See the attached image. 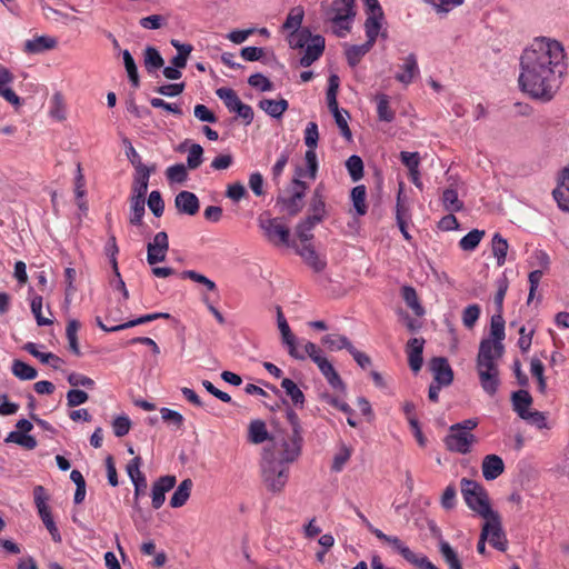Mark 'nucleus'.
<instances>
[{"label": "nucleus", "mask_w": 569, "mask_h": 569, "mask_svg": "<svg viewBox=\"0 0 569 569\" xmlns=\"http://www.w3.org/2000/svg\"><path fill=\"white\" fill-rule=\"evenodd\" d=\"M520 64V89L533 99L550 101L567 69L562 44L550 38H536L523 50Z\"/></svg>", "instance_id": "1"}, {"label": "nucleus", "mask_w": 569, "mask_h": 569, "mask_svg": "<svg viewBox=\"0 0 569 569\" xmlns=\"http://www.w3.org/2000/svg\"><path fill=\"white\" fill-rule=\"evenodd\" d=\"M505 320L495 315L490 322V338L483 339L477 357V372L483 391L493 396L500 386L498 361L503 356Z\"/></svg>", "instance_id": "2"}, {"label": "nucleus", "mask_w": 569, "mask_h": 569, "mask_svg": "<svg viewBox=\"0 0 569 569\" xmlns=\"http://www.w3.org/2000/svg\"><path fill=\"white\" fill-rule=\"evenodd\" d=\"M321 11L327 22L332 24L333 33L345 38L350 31L356 11L355 0H333L331 3L322 2Z\"/></svg>", "instance_id": "3"}, {"label": "nucleus", "mask_w": 569, "mask_h": 569, "mask_svg": "<svg viewBox=\"0 0 569 569\" xmlns=\"http://www.w3.org/2000/svg\"><path fill=\"white\" fill-rule=\"evenodd\" d=\"M260 468L267 489L273 493L281 492L289 479L288 465L279 461L274 452L263 451Z\"/></svg>", "instance_id": "4"}, {"label": "nucleus", "mask_w": 569, "mask_h": 569, "mask_svg": "<svg viewBox=\"0 0 569 569\" xmlns=\"http://www.w3.org/2000/svg\"><path fill=\"white\" fill-rule=\"evenodd\" d=\"M302 347V353L306 355V359L310 358L311 361L317 365L319 371L322 373L329 386L337 391L345 392V382L340 378L333 365L327 359L322 349L311 341H303Z\"/></svg>", "instance_id": "5"}, {"label": "nucleus", "mask_w": 569, "mask_h": 569, "mask_svg": "<svg viewBox=\"0 0 569 569\" xmlns=\"http://www.w3.org/2000/svg\"><path fill=\"white\" fill-rule=\"evenodd\" d=\"M302 436L300 427L295 422V431L288 433L280 439H274L271 449L264 451L274 452L279 461L290 465L295 462L301 455Z\"/></svg>", "instance_id": "6"}, {"label": "nucleus", "mask_w": 569, "mask_h": 569, "mask_svg": "<svg viewBox=\"0 0 569 569\" xmlns=\"http://www.w3.org/2000/svg\"><path fill=\"white\" fill-rule=\"evenodd\" d=\"M461 493L467 506L480 517L486 518L496 512L490 508L487 491L477 481L462 478Z\"/></svg>", "instance_id": "7"}, {"label": "nucleus", "mask_w": 569, "mask_h": 569, "mask_svg": "<svg viewBox=\"0 0 569 569\" xmlns=\"http://www.w3.org/2000/svg\"><path fill=\"white\" fill-rule=\"evenodd\" d=\"M375 536L390 545L399 555H401L409 563L419 569H439L426 556L417 555L407 547L397 536H388L381 530H376Z\"/></svg>", "instance_id": "8"}, {"label": "nucleus", "mask_w": 569, "mask_h": 569, "mask_svg": "<svg viewBox=\"0 0 569 569\" xmlns=\"http://www.w3.org/2000/svg\"><path fill=\"white\" fill-rule=\"evenodd\" d=\"M258 226L264 238L273 246L289 244L290 230L279 219L262 213L258 217Z\"/></svg>", "instance_id": "9"}, {"label": "nucleus", "mask_w": 569, "mask_h": 569, "mask_svg": "<svg viewBox=\"0 0 569 569\" xmlns=\"http://www.w3.org/2000/svg\"><path fill=\"white\" fill-rule=\"evenodd\" d=\"M216 94L223 101L229 112L236 113L246 124L252 122L254 116L252 108L243 103L233 89L222 87L216 90Z\"/></svg>", "instance_id": "10"}, {"label": "nucleus", "mask_w": 569, "mask_h": 569, "mask_svg": "<svg viewBox=\"0 0 569 569\" xmlns=\"http://www.w3.org/2000/svg\"><path fill=\"white\" fill-rule=\"evenodd\" d=\"M443 442L448 451L459 455H468L471 452L472 447L478 442V439L473 433H467L466 431L450 426Z\"/></svg>", "instance_id": "11"}, {"label": "nucleus", "mask_w": 569, "mask_h": 569, "mask_svg": "<svg viewBox=\"0 0 569 569\" xmlns=\"http://www.w3.org/2000/svg\"><path fill=\"white\" fill-rule=\"evenodd\" d=\"M486 520L481 532H487V540L499 551L507 549L506 535L501 527L500 517L497 512L483 518Z\"/></svg>", "instance_id": "12"}, {"label": "nucleus", "mask_w": 569, "mask_h": 569, "mask_svg": "<svg viewBox=\"0 0 569 569\" xmlns=\"http://www.w3.org/2000/svg\"><path fill=\"white\" fill-rule=\"evenodd\" d=\"M293 191L292 194L287 198H279L278 203L281 204V209L290 216L299 213L303 207V197L306 194L307 186L299 179H293Z\"/></svg>", "instance_id": "13"}, {"label": "nucleus", "mask_w": 569, "mask_h": 569, "mask_svg": "<svg viewBox=\"0 0 569 569\" xmlns=\"http://www.w3.org/2000/svg\"><path fill=\"white\" fill-rule=\"evenodd\" d=\"M169 250V239L164 231L154 234L153 240L147 244V262L154 266L166 260Z\"/></svg>", "instance_id": "14"}, {"label": "nucleus", "mask_w": 569, "mask_h": 569, "mask_svg": "<svg viewBox=\"0 0 569 569\" xmlns=\"http://www.w3.org/2000/svg\"><path fill=\"white\" fill-rule=\"evenodd\" d=\"M281 333V340L283 346L287 348L288 353L296 360H305L306 355L302 353L305 339L299 340L292 332L288 322L278 325Z\"/></svg>", "instance_id": "15"}, {"label": "nucleus", "mask_w": 569, "mask_h": 569, "mask_svg": "<svg viewBox=\"0 0 569 569\" xmlns=\"http://www.w3.org/2000/svg\"><path fill=\"white\" fill-rule=\"evenodd\" d=\"M558 207L569 212V163L561 170L557 188L552 192Z\"/></svg>", "instance_id": "16"}, {"label": "nucleus", "mask_w": 569, "mask_h": 569, "mask_svg": "<svg viewBox=\"0 0 569 569\" xmlns=\"http://www.w3.org/2000/svg\"><path fill=\"white\" fill-rule=\"evenodd\" d=\"M174 476H163L160 477L153 485L151 489V498H152V507L154 509H159L164 500L166 493L170 491L176 485Z\"/></svg>", "instance_id": "17"}, {"label": "nucleus", "mask_w": 569, "mask_h": 569, "mask_svg": "<svg viewBox=\"0 0 569 569\" xmlns=\"http://www.w3.org/2000/svg\"><path fill=\"white\" fill-rule=\"evenodd\" d=\"M430 369L433 373L435 382L445 387L451 385L453 380V372L446 358H433L430 363Z\"/></svg>", "instance_id": "18"}, {"label": "nucleus", "mask_w": 569, "mask_h": 569, "mask_svg": "<svg viewBox=\"0 0 569 569\" xmlns=\"http://www.w3.org/2000/svg\"><path fill=\"white\" fill-rule=\"evenodd\" d=\"M325 38L320 34H315L312 40L303 48V56L300 59L302 67L311 66L318 60L325 50Z\"/></svg>", "instance_id": "19"}, {"label": "nucleus", "mask_w": 569, "mask_h": 569, "mask_svg": "<svg viewBox=\"0 0 569 569\" xmlns=\"http://www.w3.org/2000/svg\"><path fill=\"white\" fill-rule=\"evenodd\" d=\"M325 187L319 183L312 193L309 203V217L316 221H322L326 217Z\"/></svg>", "instance_id": "20"}, {"label": "nucleus", "mask_w": 569, "mask_h": 569, "mask_svg": "<svg viewBox=\"0 0 569 569\" xmlns=\"http://www.w3.org/2000/svg\"><path fill=\"white\" fill-rule=\"evenodd\" d=\"M174 204L180 213L194 216L199 211V199L190 191H180L174 198Z\"/></svg>", "instance_id": "21"}, {"label": "nucleus", "mask_w": 569, "mask_h": 569, "mask_svg": "<svg viewBox=\"0 0 569 569\" xmlns=\"http://www.w3.org/2000/svg\"><path fill=\"white\" fill-rule=\"evenodd\" d=\"M425 340L422 338H412L407 345V356L409 367L413 372H418L422 367V351Z\"/></svg>", "instance_id": "22"}, {"label": "nucleus", "mask_w": 569, "mask_h": 569, "mask_svg": "<svg viewBox=\"0 0 569 569\" xmlns=\"http://www.w3.org/2000/svg\"><path fill=\"white\" fill-rule=\"evenodd\" d=\"M481 469L486 480H495L503 472L505 463L499 456L488 455L482 460Z\"/></svg>", "instance_id": "23"}, {"label": "nucleus", "mask_w": 569, "mask_h": 569, "mask_svg": "<svg viewBox=\"0 0 569 569\" xmlns=\"http://www.w3.org/2000/svg\"><path fill=\"white\" fill-rule=\"evenodd\" d=\"M298 253L316 272H321L327 266L326 259L321 257L310 243H305Z\"/></svg>", "instance_id": "24"}, {"label": "nucleus", "mask_w": 569, "mask_h": 569, "mask_svg": "<svg viewBox=\"0 0 569 569\" xmlns=\"http://www.w3.org/2000/svg\"><path fill=\"white\" fill-rule=\"evenodd\" d=\"M13 81V74L7 69L1 67L0 68V96L7 100L12 106H20L21 99L16 94V92L7 87L8 84L12 83Z\"/></svg>", "instance_id": "25"}, {"label": "nucleus", "mask_w": 569, "mask_h": 569, "mask_svg": "<svg viewBox=\"0 0 569 569\" xmlns=\"http://www.w3.org/2000/svg\"><path fill=\"white\" fill-rule=\"evenodd\" d=\"M383 19H385L383 16L378 17V14L367 16V19L365 21V31H366L367 42H370L372 46L375 44L379 34H381L382 38L387 37L386 31L381 32Z\"/></svg>", "instance_id": "26"}, {"label": "nucleus", "mask_w": 569, "mask_h": 569, "mask_svg": "<svg viewBox=\"0 0 569 569\" xmlns=\"http://www.w3.org/2000/svg\"><path fill=\"white\" fill-rule=\"evenodd\" d=\"M402 72L396 74V79L403 83L409 84L419 74V67L417 58L413 53H410L403 61L401 67Z\"/></svg>", "instance_id": "27"}, {"label": "nucleus", "mask_w": 569, "mask_h": 569, "mask_svg": "<svg viewBox=\"0 0 569 569\" xmlns=\"http://www.w3.org/2000/svg\"><path fill=\"white\" fill-rule=\"evenodd\" d=\"M57 40L51 37L40 36L24 42V51L31 54H38L43 51L53 49Z\"/></svg>", "instance_id": "28"}, {"label": "nucleus", "mask_w": 569, "mask_h": 569, "mask_svg": "<svg viewBox=\"0 0 569 569\" xmlns=\"http://www.w3.org/2000/svg\"><path fill=\"white\" fill-rule=\"evenodd\" d=\"M512 407L517 415L523 419L529 413L532 403V397L527 390H518L511 396Z\"/></svg>", "instance_id": "29"}, {"label": "nucleus", "mask_w": 569, "mask_h": 569, "mask_svg": "<svg viewBox=\"0 0 569 569\" xmlns=\"http://www.w3.org/2000/svg\"><path fill=\"white\" fill-rule=\"evenodd\" d=\"M289 103L286 99H262L259 101V108L272 118H281L287 111Z\"/></svg>", "instance_id": "30"}, {"label": "nucleus", "mask_w": 569, "mask_h": 569, "mask_svg": "<svg viewBox=\"0 0 569 569\" xmlns=\"http://www.w3.org/2000/svg\"><path fill=\"white\" fill-rule=\"evenodd\" d=\"M269 439V431L262 420H252L248 427V441L260 445Z\"/></svg>", "instance_id": "31"}, {"label": "nucleus", "mask_w": 569, "mask_h": 569, "mask_svg": "<svg viewBox=\"0 0 569 569\" xmlns=\"http://www.w3.org/2000/svg\"><path fill=\"white\" fill-rule=\"evenodd\" d=\"M321 343L329 350V351H339L342 349L350 351L352 348L351 341L343 335L339 333H329L321 338Z\"/></svg>", "instance_id": "32"}, {"label": "nucleus", "mask_w": 569, "mask_h": 569, "mask_svg": "<svg viewBox=\"0 0 569 569\" xmlns=\"http://www.w3.org/2000/svg\"><path fill=\"white\" fill-rule=\"evenodd\" d=\"M192 485L191 479H184L180 482L170 498V506L172 508H180L188 501Z\"/></svg>", "instance_id": "33"}, {"label": "nucleus", "mask_w": 569, "mask_h": 569, "mask_svg": "<svg viewBox=\"0 0 569 569\" xmlns=\"http://www.w3.org/2000/svg\"><path fill=\"white\" fill-rule=\"evenodd\" d=\"M143 64L148 73H153L163 67L164 60L156 48L149 46L143 52Z\"/></svg>", "instance_id": "34"}, {"label": "nucleus", "mask_w": 569, "mask_h": 569, "mask_svg": "<svg viewBox=\"0 0 569 569\" xmlns=\"http://www.w3.org/2000/svg\"><path fill=\"white\" fill-rule=\"evenodd\" d=\"M372 47L373 46L367 41L362 44L348 46L346 49V58L349 66L356 67Z\"/></svg>", "instance_id": "35"}, {"label": "nucleus", "mask_w": 569, "mask_h": 569, "mask_svg": "<svg viewBox=\"0 0 569 569\" xmlns=\"http://www.w3.org/2000/svg\"><path fill=\"white\" fill-rule=\"evenodd\" d=\"M149 177H150V169L137 171V176L134 177L133 184H132L131 197L146 199V194L148 191Z\"/></svg>", "instance_id": "36"}, {"label": "nucleus", "mask_w": 569, "mask_h": 569, "mask_svg": "<svg viewBox=\"0 0 569 569\" xmlns=\"http://www.w3.org/2000/svg\"><path fill=\"white\" fill-rule=\"evenodd\" d=\"M281 387L296 407H303L305 395L293 380L289 378L282 379Z\"/></svg>", "instance_id": "37"}, {"label": "nucleus", "mask_w": 569, "mask_h": 569, "mask_svg": "<svg viewBox=\"0 0 569 569\" xmlns=\"http://www.w3.org/2000/svg\"><path fill=\"white\" fill-rule=\"evenodd\" d=\"M376 102L378 119L385 122L393 121L396 113L390 108V98L385 93H380L376 96Z\"/></svg>", "instance_id": "38"}, {"label": "nucleus", "mask_w": 569, "mask_h": 569, "mask_svg": "<svg viewBox=\"0 0 569 569\" xmlns=\"http://www.w3.org/2000/svg\"><path fill=\"white\" fill-rule=\"evenodd\" d=\"M313 38L311 32L303 28L300 30L291 31L288 34V43L292 49H303Z\"/></svg>", "instance_id": "39"}, {"label": "nucleus", "mask_w": 569, "mask_h": 569, "mask_svg": "<svg viewBox=\"0 0 569 569\" xmlns=\"http://www.w3.org/2000/svg\"><path fill=\"white\" fill-rule=\"evenodd\" d=\"M401 296L405 300L406 305L417 315L422 316L425 310L418 299L417 292L415 288L410 286H405L401 289Z\"/></svg>", "instance_id": "40"}, {"label": "nucleus", "mask_w": 569, "mask_h": 569, "mask_svg": "<svg viewBox=\"0 0 569 569\" xmlns=\"http://www.w3.org/2000/svg\"><path fill=\"white\" fill-rule=\"evenodd\" d=\"M442 204L449 212H459L463 208V202L459 199L458 192L453 188H448L442 193Z\"/></svg>", "instance_id": "41"}, {"label": "nucleus", "mask_w": 569, "mask_h": 569, "mask_svg": "<svg viewBox=\"0 0 569 569\" xmlns=\"http://www.w3.org/2000/svg\"><path fill=\"white\" fill-rule=\"evenodd\" d=\"M439 551L450 569H462V565L458 558V555L449 545V542L440 540Z\"/></svg>", "instance_id": "42"}, {"label": "nucleus", "mask_w": 569, "mask_h": 569, "mask_svg": "<svg viewBox=\"0 0 569 569\" xmlns=\"http://www.w3.org/2000/svg\"><path fill=\"white\" fill-rule=\"evenodd\" d=\"M146 199L130 197V218L129 221L133 226H140L144 216Z\"/></svg>", "instance_id": "43"}, {"label": "nucleus", "mask_w": 569, "mask_h": 569, "mask_svg": "<svg viewBox=\"0 0 569 569\" xmlns=\"http://www.w3.org/2000/svg\"><path fill=\"white\" fill-rule=\"evenodd\" d=\"M4 441L17 443L28 450H32L37 447V440L34 437H32L28 433L20 432V431H11L7 436Z\"/></svg>", "instance_id": "44"}, {"label": "nucleus", "mask_w": 569, "mask_h": 569, "mask_svg": "<svg viewBox=\"0 0 569 569\" xmlns=\"http://www.w3.org/2000/svg\"><path fill=\"white\" fill-rule=\"evenodd\" d=\"M11 370L20 380H33L38 376V372L33 367L21 360H14L12 362Z\"/></svg>", "instance_id": "45"}, {"label": "nucleus", "mask_w": 569, "mask_h": 569, "mask_svg": "<svg viewBox=\"0 0 569 569\" xmlns=\"http://www.w3.org/2000/svg\"><path fill=\"white\" fill-rule=\"evenodd\" d=\"M508 242L499 233H495L492 238V253L497 259V264L501 267L506 262Z\"/></svg>", "instance_id": "46"}, {"label": "nucleus", "mask_w": 569, "mask_h": 569, "mask_svg": "<svg viewBox=\"0 0 569 569\" xmlns=\"http://www.w3.org/2000/svg\"><path fill=\"white\" fill-rule=\"evenodd\" d=\"M366 194L365 186H356L351 190L352 204L358 216H365L367 212Z\"/></svg>", "instance_id": "47"}, {"label": "nucleus", "mask_w": 569, "mask_h": 569, "mask_svg": "<svg viewBox=\"0 0 569 569\" xmlns=\"http://www.w3.org/2000/svg\"><path fill=\"white\" fill-rule=\"evenodd\" d=\"M305 11L302 7H295L290 10L289 14L287 16V19L283 23V29L296 31L301 29V24L303 21Z\"/></svg>", "instance_id": "48"}, {"label": "nucleus", "mask_w": 569, "mask_h": 569, "mask_svg": "<svg viewBox=\"0 0 569 569\" xmlns=\"http://www.w3.org/2000/svg\"><path fill=\"white\" fill-rule=\"evenodd\" d=\"M122 58H123V64L129 78V81L131 82L132 87L138 88L139 87V74H138V68L134 62L133 57L128 50L122 51Z\"/></svg>", "instance_id": "49"}, {"label": "nucleus", "mask_w": 569, "mask_h": 569, "mask_svg": "<svg viewBox=\"0 0 569 569\" xmlns=\"http://www.w3.org/2000/svg\"><path fill=\"white\" fill-rule=\"evenodd\" d=\"M483 236L485 231L473 229L460 239L459 247L465 251H473Z\"/></svg>", "instance_id": "50"}, {"label": "nucleus", "mask_w": 569, "mask_h": 569, "mask_svg": "<svg viewBox=\"0 0 569 569\" xmlns=\"http://www.w3.org/2000/svg\"><path fill=\"white\" fill-rule=\"evenodd\" d=\"M50 116L51 118L62 121L66 119V106L63 97L60 92H56L50 101Z\"/></svg>", "instance_id": "51"}, {"label": "nucleus", "mask_w": 569, "mask_h": 569, "mask_svg": "<svg viewBox=\"0 0 569 569\" xmlns=\"http://www.w3.org/2000/svg\"><path fill=\"white\" fill-rule=\"evenodd\" d=\"M321 221H316L307 216L306 219L300 221L297 226V234L302 242H308L312 239V229Z\"/></svg>", "instance_id": "52"}, {"label": "nucleus", "mask_w": 569, "mask_h": 569, "mask_svg": "<svg viewBox=\"0 0 569 569\" xmlns=\"http://www.w3.org/2000/svg\"><path fill=\"white\" fill-rule=\"evenodd\" d=\"M168 318H170V315L167 312L149 313V315L141 316L137 319L120 323L117 329H128V328H132L138 325H143V323L157 320V319H168Z\"/></svg>", "instance_id": "53"}, {"label": "nucleus", "mask_w": 569, "mask_h": 569, "mask_svg": "<svg viewBox=\"0 0 569 569\" xmlns=\"http://www.w3.org/2000/svg\"><path fill=\"white\" fill-rule=\"evenodd\" d=\"M346 167L352 181H358L363 177V162L359 156H350L346 161Z\"/></svg>", "instance_id": "54"}, {"label": "nucleus", "mask_w": 569, "mask_h": 569, "mask_svg": "<svg viewBox=\"0 0 569 569\" xmlns=\"http://www.w3.org/2000/svg\"><path fill=\"white\" fill-rule=\"evenodd\" d=\"M203 161V149L198 143H192L188 150L187 168L194 170L201 166Z\"/></svg>", "instance_id": "55"}, {"label": "nucleus", "mask_w": 569, "mask_h": 569, "mask_svg": "<svg viewBox=\"0 0 569 569\" xmlns=\"http://www.w3.org/2000/svg\"><path fill=\"white\" fill-rule=\"evenodd\" d=\"M543 371H545L543 363L537 358L531 359L530 372H531L532 377L537 378L538 390L541 393H545L546 389H547V382H546V378L543 376Z\"/></svg>", "instance_id": "56"}, {"label": "nucleus", "mask_w": 569, "mask_h": 569, "mask_svg": "<svg viewBox=\"0 0 569 569\" xmlns=\"http://www.w3.org/2000/svg\"><path fill=\"white\" fill-rule=\"evenodd\" d=\"M122 142L126 148V156L134 167L136 171L149 169L146 164L142 163L140 154L137 152L130 140L124 138Z\"/></svg>", "instance_id": "57"}, {"label": "nucleus", "mask_w": 569, "mask_h": 569, "mask_svg": "<svg viewBox=\"0 0 569 569\" xmlns=\"http://www.w3.org/2000/svg\"><path fill=\"white\" fill-rule=\"evenodd\" d=\"M305 161L307 166V170L305 173H301L305 177H309L310 179H316L317 172H318V159L316 149L307 148L306 154H305Z\"/></svg>", "instance_id": "58"}, {"label": "nucleus", "mask_w": 569, "mask_h": 569, "mask_svg": "<svg viewBox=\"0 0 569 569\" xmlns=\"http://www.w3.org/2000/svg\"><path fill=\"white\" fill-rule=\"evenodd\" d=\"M166 177L170 182L181 183L187 180V167L182 163L170 166L166 171Z\"/></svg>", "instance_id": "59"}, {"label": "nucleus", "mask_w": 569, "mask_h": 569, "mask_svg": "<svg viewBox=\"0 0 569 569\" xmlns=\"http://www.w3.org/2000/svg\"><path fill=\"white\" fill-rule=\"evenodd\" d=\"M181 276H182V278L190 279L197 283L204 286L208 291L217 290V286L211 279L207 278L206 276H203L194 270H184L181 273Z\"/></svg>", "instance_id": "60"}, {"label": "nucleus", "mask_w": 569, "mask_h": 569, "mask_svg": "<svg viewBox=\"0 0 569 569\" xmlns=\"http://www.w3.org/2000/svg\"><path fill=\"white\" fill-rule=\"evenodd\" d=\"M39 516L43 522V525L46 526V528L48 529V531L50 532L53 541L56 542H60L61 541V535L53 521V518L51 516V512L48 509H44V510H40L39 511Z\"/></svg>", "instance_id": "61"}, {"label": "nucleus", "mask_w": 569, "mask_h": 569, "mask_svg": "<svg viewBox=\"0 0 569 569\" xmlns=\"http://www.w3.org/2000/svg\"><path fill=\"white\" fill-rule=\"evenodd\" d=\"M402 163L408 168L410 174L419 173L420 157L418 152L402 151L400 153Z\"/></svg>", "instance_id": "62"}, {"label": "nucleus", "mask_w": 569, "mask_h": 569, "mask_svg": "<svg viewBox=\"0 0 569 569\" xmlns=\"http://www.w3.org/2000/svg\"><path fill=\"white\" fill-rule=\"evenodd\" d=\"M303 140L307 148L316 149L319 140V130L316 122H309L303 132Z\"/></svg>", "instance_id": "63"}, {"label": "nucleus", "mask_w": 569, "mask_h": 569, "mask_svg": "<svg viewBox=\"0 0 569 569\" xmlns=\"http://www.w3.org/2000/svg\"><path fill=\"white\" fill-rule=\"evenodd\" d=\"M147 203L156 217H161L163 214L164 202L162 200L161 193L158 190L150 192Z\"/></svg>", "instance_id": "64"}]
</instances>
